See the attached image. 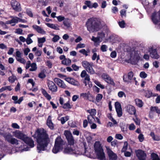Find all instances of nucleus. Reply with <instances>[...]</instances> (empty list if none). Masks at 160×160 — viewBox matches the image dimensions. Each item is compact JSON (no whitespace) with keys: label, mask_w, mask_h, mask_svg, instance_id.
<instances>
[{"label":"nucleus","mask_w":160,"mask_h":160,"mask_svg":"<svg viewBox=\"0 0 160 160\" xmlns=\"http://www.w3.org/2000/svg\"><path fill=\"white\" fill-rule=\"evenodd\" d=\"M134 76L133 73L132 71H130L128 72V75L125 74L123 75V80L126 82H129V80H131Z\"/></svg>","instance_id":"nucleus-15"},{"label":"nucleus","mask_w":160,"mask_h":160,"mask_svg":"<svg viewBox=\"0 0 160 160\" xmlns=\"http://www.w3.org/2000/svg\"><path fill=\"white\" fill-rule=\"evenodd\" d=\"M35 137L38 143L37 148L38 152L46 150V148L50 142L49 135L46 131L43 128H38L35 132Z\"/></svg>","instance_id":"nucleus-1"},{"label":"nucleus","mask_w":160,"mask_h":160,"mask_svg":"<svg viewBox=\"0 0 160 160\" xmlns=\"http://www.w3.org/2000/svg\"><path fill=\"white\" fill-rule=\"evenodd\" d=\"M151 19L155 25H158V26L160 28V9L158 12L154 11L152 13Z\"/></svg>","instance_id":"nucleus-5"},{"label":"nucleus","mask_w":160,"mask_h":160,"mask_svg":"<svg viewBox=\"0 0 160 160\" xmlns=\"http://www.w3.org/2000/svg\"><path fill=\"white\" fill-rule=\"evenodd\" d=\"M145 96L146 97L149 98L152 96V93L150 90H146L145 91Z\"/></svg>","instance_id":"nucleus-31"},{"label":"nucleus","mask_w":160,"mask_h":160,"mask_svg":"<svg viewBox=\"0 0 160 160\" xmlns=\"http://www.w3.org/2000/svg\"><path fill=\"white\" fill-rule=\"evenodd\" d=\"M80 96L81 97H82L85 99L93 102L92 100L93 98V97L89 91L87 93H81Z\"/></svg>","instance_id":"nucleus-14"},{"label":"nucleus","mask_w":160,"mask_h":160,"mask_svg":"<svg viewBox=\"0 0 160 160\" xmlns=\"http://www.w3.org/2000/svg\"><path fill=\"white\" fill-rule=\"evenodd\" d=\"M126 108L127 112L129 114L131 115H135L136 110L134 107L131 105H128Z\"/></svg>","instance_id":"nucleus-16"},{"label":"nucleus","mask_w":160,"mask_h":160,"mask_svg":"<svg viewBox=\"0 0 160 160\" xmlns=\"http://www.w3.org/2000/svg\"><path fill=\"white\" fill-rule=\"evenodd\" d=\"M23 30L20 28H18L16 29V31L15 32V33H17L18 34L22 35L23 34Z\"/></svg>","instance_id":"nucleus-58"},{"label":"nucleus","mask_w":160,"mask_h":160,"mask_svg":"<svg viewBox=\"0 0 160 160\" xmlns=\"http://www.w3.org/2000/svg\"><path fill=\"white\" fill-rule=\"evenodd\" d=\"M149 52L150 53V56L152 58L155 59H158L159 58V55L158 54L156 49L151 48L149 50Z\"/></svg>","instance_id":"nucleus-17"},{"label":"nucleus","mask_w":160,"mask_h":160,"mask_svg":"<svg viewBox=\"0 0 160 160\" xmlns=\"http://www.w3.org/2000/svg\"><path fill=\"white\" fill-rule=\"evenodd\" d=\"M56 18L58 20L59 22H61L62 21H64V20L66 18H65L62 15H59L58 16L56 17Z\"/></svg>","instance_id":"nucleus-51"},{"label":"nucleus","mask_w":160,"mask_h":160,"mask_svg":"<svg viewBox=\"0 0 160 160\" xmlns=\"http://www.w3.org/2000/svg\"><path fill=\"white\" fill-rule=\"evenodd\" d=\"M87 119L88 123L90 124H92L93 122V120L95 119L94 116H92L91 115H88L87 117Z\"/></svg>","instance_id":"nucleus-35"},{"label":"nucleus","mask_w":160,"mask_h":160,"mask_svg":"<svg viewBox=\"0 0 160 160\" xmlns=\"http://www.w3.org/2000/svg\"><path fill=\"white\" fill-rule=\"evenodd\" d=\"M136 155L139 160H145L147 154L144 151L141 149H138L135 151Z\"/></svg>","instance_id":"nucleus-8"},{"label":"nucleus","mask_w":160,"mask_h":160,"mask_svg":"<svg viewBox=\"0 0 160 160\" xmlns=\"http://www.w3.org/2000/svg\"><path fill=\"white\" fill-rule=\"evenodd\" d=\"M93 65H92L86 70V71L90 74H93L95 73V71L92 68Z\"/></svg>","instance_id":"nucleus-37"},{"label":"nucleus","mask_w":160,"mask_h":160,"mask_svg":"<svg viewBox=\"0 0 160 160\" xmlns=\"http://www.w3.org/2000/svg\"><path fill=\"white\" fill-rule=\"evenodd\" d=\"M72 134L74 135H76L77 136L79 135L80 134V131L76 129H74L72 132Z\"/></svg>","instance_id":"nucleus-64"},{"label":"nucleus","mask_w":160,"mask_h":160,"mask_svg":"<svg viewBox=\"0 0 160 160\" xmlns=\"http://www.w3.org/2000/svg\"><path fill=\"white\" fill-rule=\"evenodd\" d=\"M15 135L16 137L23 141L27 136L26 135L19 131L16 132Z\"/></svg>","instance_id":"nucleus-21"},{"label":"nucleus","mask_w":160,"mask_h":160,"mask_svg":"<svg viewBox=\"0 0 160 160\" xmlns=\"http://www.w3.org/2000/svg\"><path fill=\"white\" fill-rule=\"evenodd\" d=\"M84 4L87 5L88 7L91 8L92 6L91 2L90 1H85L84 2Z\"/></svg>","instance_id":"nucleus-55"},{"label":"nucleus","mask_w":160,"mask_h":160,"mask_svg":"<svg viewBox=\"0 0 160 160\" xmlns=\"http://www.w3.org/2000/svg\"><path fill=\"white\" fill-rule=\"evenodd\" d=\"M31 68L29 69L30 71H36L37 69V65L35 63H32L31 65Z\"/></svg>","instance_id":"nucleus-33"},{"label":"nucleus","mask_w":160,"mask_h":160,"mask_svg":"<svg viewBox=\"0 0 160 160\" xmlns=\"http://www.w3.org/2000/svg\"><path fill=\"white\" fill-rule=\"evenodd\" d=\"M128 143L127 142H124V145L121 150L122 152H125L128 148Z\"/></svg>","instance_id":"nucleus-39"},{"label":"nucleus","mask_w":160,"mask_h":160,"mask_svg":"<svg viewBox=\"0 0 160 160\" xmlns=\"http://www.w3.org/2000/svg\"><path fill=\"white\" fill-rule=\"evenodd\" d=\"M65 144L63 140L60 136H58L55 139L54 146L52 149L53 153L56 154L61 150Z\"/></svg>","instance_id":"nucleus-4"},{"label":"nucleus","mask_w":160,"mask_h":160,"mask_svg":"<svg viewBox=\"0 0 160 160\" xmlns=\"http://www.w3.org/2000/svg\"><path fill=\"white\" fill-rule=\"evenodd\" d=\"M93 147L97 158L99 160H105V154L100 142H96Z\"/></svg>","instance_id":"nucleus-3"},{"label":"nucleus","mask_w":160,"mask_h":160,"mask_svg":"<svg viewBox=\"0 0 160 160\" xmlns=\"http://www.w3.org/2000/svg\"><path fill=\"white\" fill-rule=\"evenodd\" d=\"M103 95L101 94H98L96 96V100L97 102H100L102 99Z\"/></svg>","instance_id":"nucleus-40"},{"label":"nucleus","mask_w":160,"mask_h":160,"mask_svg":"<svg viewBox=\"0 0 160 160\" xmlns=\"http://www.w3.org/2000/svg\"><path fill=\"white\" fill-rule=\"evenodd\" d=\"M4 137L5 138V140L8 142H9L10 140L12 138V136L11 134L9 133L4 135Z\"/></svg>","instance_id":"nucleus-36"},{"label":"nucleus","mask_w":160,"mask_h":160,"mask_svg":"<svg viewBox=\"0 0 160 160\" xmlns=\"http://www.w3.org/2000/svg\"><path fill=\"white\" fill-rule=\"evenodd\" d=\"M64 80L69 83L72 85L76 86H78L80 85L79 82L72 78H66L64 79Z\"/></svg>","instance_id":"nucleus-18"},{"label":"nucleus","mask_w":160,"mask_h":160,"mask_svg":"<svg viewBox=\"0 0 160 160\" xmlns=\"http://www.w3.org/2000/svg\"><path fill=\"white\" fill-rule=\"evenodd\" d=\"M50 116H49L47 121V125L49 128L51 130H53L54 128L53 124L52 123L51 119H49Z\"/></svg>","instance_id":"nucleus-26"},{"label":"nucleus","mask_w":160,"mask_h":160,"mask_svg":"<svg viewBox=\"0 0 160 160\" xmlns=\"http://www.w3.org/2000/svg\"><path fill=\"white\" fill-rule=\"evenodd\" d=\"M63 23L64 26L66 27L67 28L71 27V22L70 20L68 18H66L63 22Z\"/></svg>","instance_id":"nucleus-24"},{"label":"nucleus","mask_w":160,"mask_h":160,"mask_svg":"<svg viewBox=\"0 0 160 160\" xmlns=\"http://www.w3.org/2000/svg\"><path fill=\"white\" fill-rule=\"evenodd\" d=\"M16 80H17V78L16 76L13 75L8 78L9 82L12 83H14Z\"/></svg>","instance_id":"nucleus-32"},{"label":"nucleus","mask_w":160,"mask_h":160,"mask_svg":"<svg viewBox=\"0 0 160 160\" xmlns=\"http://www.w3.org/2000/svg\"><path fill=\"white\" fill-rule=\"evenodd\" d=\"M14 19L16 20L17 21V22H15V23H18V22H27L25 20L21 19L17 17H15Z\"/></svg>","instance_id":"nucleus-49"},{"label":"nucleus","mask_w":160,"mask_h":160,"mask_svg":"<svg viewBox=\"0 0 160 160\" xmlns=\"http://www.w3.org/2000/svg\"><path fill=\"white\" fill-rule=\"evenodd\" d=\"M62 108L64 109H70L71 108V106L69 102L63 104Z\"/></svg>","instance_id":"nucleus-44"},{"label":"nucleus","mask_w":160,"mask_h":160,"mask_svg":"<svg viewBox=\"0 0 160 160\" xmlns=\"http://www.w3.org/2000/svg\"><path fill=\"white\" fill-rule=\"evenodd\" d=\"M82 66L86 71L92 65H93V63L89 62L86 60H83L82 62Z\"/></svg>","instance_id":"nucleus-22"},{"label":"nucleus","mask_w":160,"mask_h":160,"mask_svg":"<svg viewBox=\"0 0 160 160\" xmlns=\"http://www.w3.org/2000/svg\"><path fill=\"white\" fill-rule=\"evenodd\" d=\"M46 24L48 27L54 30H58L59 29L58 28L59 26L57 24L56 25L53 24H51L49 23H47Z\"/></svg>","instance_id":"nucleus-28"},{"label":"nucleus","mask_w":160,"mask_h":160,"mask_svg":"<svg viewBox=\"0 0 160 160\" xmlns=\"http://www.w3.org/2000/svg\"><path fill=\"white\" fill-rule=\"evenodd\" d=\"M18 98L17 96H13L12 97V99L13 100L14 103L15 104H20L22 102L23 100V97H20L19 99L18 100Z\"/></svg>","instance_id":"nucleus-23"},{"label":"nucleus","mask_w":160,"mask_h":160,"mask_svg":"<svg viewBox=\"0 0 160 160\" xmlns=\"http://www.w3.org/2000/svg\"><path fill=\"white\" fill-rule=\"evenodd\" d=\"M61 62L62 64L69 66L71 63V61L70 59L66 58L65 60H63Z\"/></svg>","instance_id":"nucleus-29"},{"label":"nucleus","mask_w":160,"mask_h":160,"mask_svg":"<svg viewBox=\"0 0 160 160\" xmlns=\"http://www.w3.org/2000/svg\"><path fill=\"white\" fill-rule=\"evenodd\" d=\"M150 135L154 140L156 141H160V136L155 135L154 132H151Z\"/></svg>","instance_id":"nucleus-27"},{"label":"nucleus","mask_w":160,"mask_h":160,"mask_svg":"<svg viewBox=\"0 0 160 160\" xmlns=\"http://www.w3.org/2000/svg\"><path fill=\"white\" fill-rule=\"evenodd\" d=\"M126 11L125 9H122L120 12V15L122 18L123 17H126Z\"/></svg>","instance_id":"nucleus-46"},{"label":"nucleus","mask_w":160,"mask_h":160,"mask_svg":"<svg viewBox=\"0 0 160 160\" xmlns=\"http://www.w3.org/2000/svg\"><path fill=\"white\" fill-rule=\"evenodd\" d=\"M136 104L139 107L141 108L143 106V102L141 100L137 99L135 100Z\"/></svg>","instance_id":"nucleus-30"},{"label":"nucleus","mask_w":160,"mask_h":160,"mask_svg":"<svg viewBox=\"0 0 160 160\" xmlns=\"http://www.w3.org/2000/svg\"><path fill=\"white\" fill-rule=\"evenodd\" d=\"M18 141L15 138H12L10 140L9 143H11L12 144H17L18 143Z\"/></svg>","instance_id":"nucleus-48"},{"label":"nucleus","mask_w":160,"mask_h":160,"mask_svg":"<svg viewBox=\"0 0 160 160\" xmlns=\"http://www.w3.org/2000/svg\"><path fill=\"white\" fill-rule=\"evenodd\" d=\"M38 77L39 78L41 79H43L45 78L46 75L45 74V71L44 70H43L41 72L39 73Z\"/></svg>","instance_id":"nucleus-34"},{"label":"nucleus","mask_w":160,"mask_h":160,"mask_svg":"<svg viewBox=\"0 0 160 160\" xmlns=\"http://www.w3.org/2000/svg\"><path fill=\"white\" fill-rule=\"evenodd\" d=\"M92 40L95 43H98V44L99 43L100 38L98 37L96 38L94 36H92Z\"/></svg>","instance_id":"nucleus-53"},{"label":"nucleus","mask_w":160,"mask_h":160,"mask_svg":"<svg viewBox=\"0 0 160 160\" xmlns=\"http://www.w3.org/2000/svg\"><path fill=\"white\" fill-rule=\"evenodd\" d=\"M47 84L48 90L51 92L52 93H54L57 92L58 87L53 82L49 80Z\"/></svg>","instance_id":"nucleus-7"},{"label":"nucleus","mask_w":160,"mask_h":160,"mask_svg":"<svg viewBox=\"0 0 160 160\" xmlns=\"http://www.w3.org/2000/svg\"><path fill=\"white\" fill-rule=\"evenodd\" d=\"M41 90L43 95L47 98V100H50L51 99V95L48 93L45 89L41 88Z\"/></svg>","instance_id":"nucleus-25"},{"label":"nucleus","mask_w":160,"mask_h":160,"mask_svg":"<svg viewBox=\"0 0 160 160\" xmlns=\"http://www.w3.org/2000/svg\"><path fill=\"white\" fill-rule=\"evenodd\" d=\"M54 81L59 87L63 89L67 88V85L65 84L63 81L60 79L57 78H55L54 79Z\"/></svg>","instance_id":"nucleus-11"},{"label":"nucleus","mask_w":160,"mask_h":160,"mask_svg":"<svg viewBox=\"0 0 160 160\" xmlns=\"http://www.w3.org/2000/svg\"><path fill=\"white\" fill-rule=\"evenodd\" d=\"M118 24L121 28H124L125 27L126 23L124 20H122L118 22Z\"/></svg>","instance_id":"nucleus-43"},{"label":"nucleus","mask_w":160,"mask_h":160,"mask_svg":"<svg viewBox=\"0 0 160 160\" xmlns=\"http://www.w3.org/2000/svg\"><path fill=\"white\" fill-rule=\"evenodd\" d=\"M138 138L140 142H142L144 140V137L143 134L140 133L138 136Z\"/></svg>","instance_id":"nucleus-54"},{"label":"nucleus","mask_w":160,"mask_h":160,"mask_svg":"<svg viewBox=\"0 0 160 160\" xmlns=\"http://www.w3.org/2000/svg\"><path fill=\"white\" fill-rule=\"evenodd\" d=\"M63 152L65 153L69 154H79L78 150H77L76 149H73L71 147L65 148Z\"/></svg>","instance_id":"nucleus-13"},{"label":"nucleus","mask_w":160,"mask_h":160,"mask_svg":"<svg viewBox=\"0 0 160 160\" xmlns=\"http://www.w3.org/2000/svg\"><path fill=\"white\" fill-rule=\"evenodd\" d=\"M134 57L136 60H138L139 59L140 57L138 51H135L134 52Z\"/></svg>","instance_id":"nucleus-47"},{"label":"nucleus","mask_w":160,"mask_h":160,"mask_svg":"<svg viewBox=\"0 0 160 160\" xmlns=\"http://www.w3.org/2000/svg\"><path fill=\"white\" fill-rule=\"evenodd\" d=\"M16 59L17 61L21 62V63L24 64L25 62V61L24 59L21 58H16Z\"/></svg>","instance_id":"nucleus-63"},{"label":"nucleus","mask_w":160,"mask_h":160,"mask_svg":"<svg viewBox=\"0 0 160 160\" xmlns=\"http://www.w3.org/2000/svg\"><path fill=\"white\" fill-rule=\"evenodd\" d=\"M69 119V118L68 116H67L65 117H62L61 118V123L62 124H64L66 121L68 120Z\"/></svg>","instance_id":"nucleus-38"},{"label":"nucleus","mask_w":160,"mask_h":160,"mask_svg":"<svg viewBox=\"0 0 160 160\" xmlns=\"http://www.w3.org/2000/svg\"><path fill=\"white\" fill-rule=\"evenodd\" d=\"M60 37L58 35H55L52 38V41L54 42H56L59 39Z\"/></svg>","instance_id":"nucleus-59"},{"label":"nucleus","mask_w":160,"mask_h":160,"mask_svg":"<svg viewBox=\"0 0 160 160\" xmlns=\"http://www.w3.org/2000/svg\"><path fill=\"white\" fill-rule=\"evenodd\" d=\"M79 52L80 53H82L83 55H84L86 56L88 55V52L84 49H82L80 50Z\"/></svg>","instance_id":"nucleus-52"},{"label":"nucleus","mask_w":160,"mask_h":160,"mask_svg":"<svg viewBox=\"0 0 160 160\" xmlns=\"http://www.w3.org/2000/svg\"><path fill=\"white\" fill-rule=\"evenodd\" d=\"M98 35L99 36L98 37L99 38H102L105 37V34L103 31L98 32Z\"/></svg>","instance_id":"nucleus-56"},{"label":"nucleus","mask_w":160,"mask_h":160,"mask_svg":"<svg viewBox=\"0 0 160 160\" xmlns=\"http://www.w3.org/2000/svg\"><path fill=\"white\" fill-rule=\"evenodd\" d=\"M107 153L110 160H116L117 159L118 156L109 148H107Z\"/></svg>","instance_id":"nucleus-10"},{"label":"nucleus","mask_w":160,"mask_h":160,"mask_svg":"<svg viewBox=\"0 0 160 160\" xmlns=\"http://www.w3.org/2000/svg\"><path fill=\"white\" fill-rule=\"evenodd\" d=\"M64 134L67 139L68 143L70 145H73L74 144V140L71 132L68 130H65Z\"/></svg>","instance_id":"nucleus-6"},{"label":"nucleus","mask_w":160,"mask_h":160,"mask_svg":"<svg viewBox=\"0 0 160 160\" xmlns=\"http://www.w3.org/2000/svg\"><path fill=\"white\" fill-rule=\"evenodd\" d=\"M85 25L88 30L92 32L99 31L102 27L101 20L96 17H92L88 19Z\"/></svg>","instance_id":"nucleus-2"},{"label":"nucleus","mask_w":160,"mask_h":160,"mask_svg":"<svg viewBox=\"0 0 160 160\" xmlns=\"http://www.w3.org/2000/svg\"><path fill=\"white\" fill-rule=\"evenodd\" d=\"M94 83L98 86L99 87L102 89H103L105 88V87L104 85L101 84L100 82L98 81L95 80L94 81Z\"/></svg>","instance_id":"nucleus-45"},{"label":"nucleus","mask_w":160,"mask_h":160,"mask_svg":"<svg viewBox=\"0 0 160 160\" xmlns=\"http://www.w3.org/2000/svg\"><path fill=\"white\" fill-rule=\"evenodd\" d=\"M116 110L122 109L120 103L118 102H116L115 103Z\"/></svg>","instance_id":"nucleus-42"},{"label":"nucleus","mask_w":160,"mask_h":160,"mask_svg":"<svg viewBox=\"0 0 160 160\" xmlns=\"http://www.w3.org/2000/svg\"><path fill=\"white\" fill-rule=\"evenodd\" d=\"M17 21L14 19V17H13L11 20H10L7 21L5 22V24H11L13 23L17 22Z\"/></svg>","instance_id":"nucleus-41"},{"label":"nucleus","mask_w":160,"mask_h":160,"mask_svg":"<svg viewBox=\"0 0 160 160\" xmlns=\"http://www.w3.org/2000/svg\"><path fill=\"white\" fill-rule=\"evenodd\" d=\"M102 78L105 82L111 84L113 86H115V83L112 79L108 75L103 74L102 75Z\"/></svg>","instance_id":"nucleus-12"},{"label":"nucleus","mask_w":160,"mask_h":160,"mask_svg":"<svg viewBox=\"0 0 160 160\" xmlns=\"http://www.w3.org/2000/svg\"><path fill=\"white\" fill-rule=\"evenodd\" d=\"M116 111L117 114V115L118 117H120L122 115V109L116 110Z\"/></svg>","instance_id":"nucleus-60"},{"label":"nucleus","mask_w":160,"mask_h":160,"mask_svg":"<svg viewBox=\"0 0 160 160\" xmlns=\"http://www.w3.org/2000/svg\"><path fill=\"white\" fill-rule=\"evenodd\" d=\"M46 41V38L43 37L42 38H38V43H43Z\"/></svg>","instance_id":"nucleus-50"},{"label":"nucleus","mask_w":160,"mask_h":160,"mask_svg":"<svg viewBox=\"0 0 160 160\" xmlns=\"http://www.w3.org/2000/svg\"><path fill=\"white\" fill-rule=\"evenodd\" d=\"M140 76L142 78H145L147 76V74L144 72L142 71L140 73Z\"/></svg>","instance_id":"nucleus-57"},{"label":"nucleus","mask_w":160,"mask_h":160,"mask_svg":"<svg viewBox=\"0 0 160 160\" xmlns=\"http://www.w3.org/2000/svg\"><path fill=\"white\" fill-rule=\"evenodd\" d=\"M107 47L105 45H102L101 47V50L103 52H105L107 51Z\"/></svg>","instance_id":"nucleus-61"},{"label":"nucleus","mask_w":160,"mask_h":160,"mask_svg":"<svg viewBox=\"0 0 160 160\" xmlns=\"http://www.w3.org/2000/svg\"><path fill=\"white\" fill-rule=\"evenodd\" d=\"M11 5L13 9L16 12H20L21 10L20 4L17 1L13 0L11 2Z\"/></svg>","instance_id":"nucleus-9"},{"label":"nucleus","mask_w":160,"mask_h":160,"mask_svg":"<svg viewBox=\"0 0 160 160\" xmlns=\"http://www.w3.org/2000/svg\"><path fill=\"white\" fill-rule=\"evenodd\" d=\"M85 44L84 43H79L77 44L76 47V49L79 48H84L85 47Z\"/></svg>","instance_id":"nucleus-62"},{"label":"nucleus","mask_w":160,"mask_h":160,"mask_svg":"<svg viewBox=\"0 0 160 160\" xmlns=\"http://www.w3.org/2000/svg\"><path fill=\"white\" fill-rule=\"evenodd\" d=\"M23 141L31 148H33L34 147V141L31 138L27 136L23 140Z\"/></svg>","instance_id":"nucleus-19"},{"label":"nucleus","mask_w":160,"mask_h":160,"mask_svg":"<svg viewBox=\"0 0 160 160\" xmlns=\"http://www.w3.org/2000/svg\"><path fill=\"white\" fill-rule=\"evenodd\" d=\"M32 27L33 29L36 30L38 33L42 35L45 34H46V32L44 29L37 25H33L32 26Z\"/></svg>","instance_id":"nucleus-20"}]
</instances>
